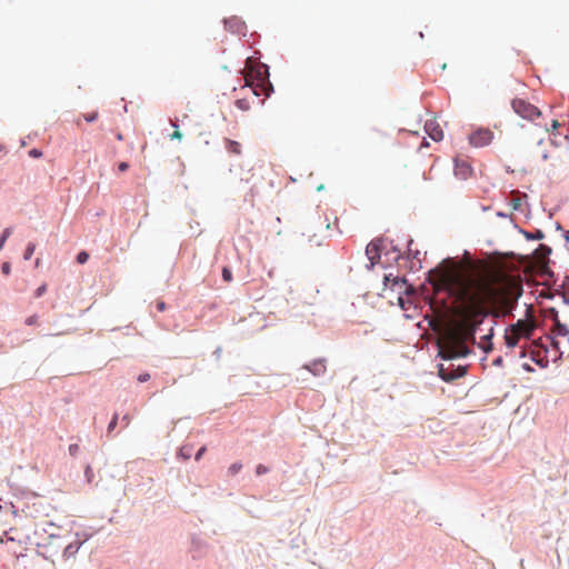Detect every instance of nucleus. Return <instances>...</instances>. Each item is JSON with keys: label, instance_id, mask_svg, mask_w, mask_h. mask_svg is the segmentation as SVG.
Returning a JSON list of instances; mask_svg holds the SVG:
<instances>
[{"label": "nucleus", "instance_id": "obj_1", "mask_svg": "<svg viewBox=\"0 0 569 569\" xmlns=\"http://www.w3.org/2000/svg\"><path fill=\"white\" fill-rule=\"evenodd\" d=\"M437 289H443L455 297L457 319L439 341V355L445 360L466 357L467 343L475 342V331L487 316V306L501 302L509 311L520 296L519 283L503 274L481 269L465 272L457 267H449L437 273Z\"/></svg>", "mask_w": 569, "mask_h": 569}, {"label": "nucleus", "instance_id": "obj_2", "mask_svg": "<svg viewBox=\"0 0 569 569\" xmlns=\"http://www.w3.org/2000/svg\"><path fill=\"white\" fill-rule=\"evenodd\" d=\"M535 330V325L528 320H518L511 325L505 332V342L508 348H515L522 339H530Z\"/></svg>", "mask_w": 569, "mask_h": 569}, {"label": "nucleus", "instance_id": "obj_3", "mask_svg": "<svg viewBox=\"0 0 569 569\" xmlns=\"http://www.w3.org/2000/svg\"><path fill=\"white\" fill-rule=\"evenodd\" d=\"M551 345L561 355L569 350V328L561 323L558 318L555 319L551 329Z\"/></svg>", "mask_w": 569, "mask_h": 569}, {"label": "nucleus", "instance_id": "obj_4", "mask_svg": "<svg viewBox=\"0 0 569 569\" xmlns=\"http://www.w3.org/2000/svg\"><path fill=\"white\" fill-rule=\"evenodd\" d=\"M493 133L489 129H477L469 134V143L472 147L481 148L491 143Z\"/></svg>", "mask_w": 569, "mask_h": 569}, {"label": "nucleus", "instance_id": "obj_5", "mask_svg": "<svg viewBox=\"0 0 569 569\" xmlns=\"http://www.w3.org/2000/svg\"><path fill=\"white\" fill-rule=\"evenodd\" d=\"M439 377L445 381H452L457 378H460L465 376L466 368L459 366L458 368H455L452 363L449 365H439L438 369Z\"/></svg>", "mask_w": 569, "mask_h": 569}, {"label": "nucleus", "instance_id": "obj_6", "mask_svg": "<svg viewBox=\"0 0 569 569\" xmlns=\"http://www.w3.org/2000/svg\"><path fill=\"white\" fill-rule=\"evenodd\" d=\"M425 131L435 141L443 139V130L436 117L429 118L425 122Z\"/></svg>", "mask_w": 569, "mask_h": 569}, {"label": "nucleus", "instance_id": "obj_7", "mask_svg": "<svg viewBox=\"0 0 569 569\" xmlns=\"http://www.w3.org/2000/svg\"><path fill=\"white\" fill-rule=\"evenodd\" d=\"M472 167L467 159H455V176L460 180H467L472 176Z\"/></svg>", "mask_w": 569, "mask_h": 569}, {"label": "nucleus", "instance_id": "obj_8", "mask_svg": "<svg viewBox=\"0 0 569 569\" xmlns=\"http://www.w3.org/2000/svg\"><path fill=\"white\" fill-rule=\"evenodd\" d=\"M381 242L380 240H372L366 247V256L370 261L369 268H372L380 260Z\"/></svg>", "mask_w": 569, "mask_h": 569}, {"label": "nucleus", "instance_id": "obj_9", "mask_svg": "<svg viewBox=\"0 0 569 569\" xmlns=\"http://www.w3.org/2000/svg\"><path fill=\"white\" fill-rule=\"evenodd\" d=\"M224 28L229 30L232 33H242L246 34V23L243 20H241L239 17H231L223 20Z\"/></svg>", "mask_w": 569, "mask_h": 569}, {"label": "nucleus", "instance_id": "obj_10", "mask_svg": "<svg viewBox=\"0 0 569 569\" xmlns=\"http://www.w3.org/2000/svg\"><path fill=\"white\" fill-rule=\"evenodd\" d=\"M303 369L311 372L315 377L323 376L327 371V360L325 358L316 359L310 363L305 365Z\"/></svg>", "mask_w": 569, "mask_h": 569}, {"label": "nucleus", "instance_id": "obj_11", "mask_svg": "<svg viewBox=\"0 0 569 569\" xmlns=\"http://www.w3.org/2000/svg\"><path fill=\"white\" fill-rule=\"evenodd\" d=\"M252 94L256 97H260L261 94H264L266 97H269L271 92H273V87L271 82L267 80H262L260 83L256 86L249 87Z\"/></svg>", "mask_w": 569, "mask_h": 569}, {"label": "nucleus", "instance_id": "obj_12", "mask_svg": "<svg viewBox=\"0 0 569 569\" xmlns=\"http://www.w3.org/2000/svg\"><path fill=\"white\" fill-rule=\"evenodd\" d=\"M386 282H391V288H399L400 290L402 287L405 288L403 292L409 293L412 289L407 284V280L405 278L399 277H391V274L386 276L385 278Z\"/></svg>", "mask_w": 569, "mask_h": 569}, {"label": "nucleus", "instance_id": "obj_13", "mask_svg": "<svg viewBox=\"0 0 569 569\" xmlns=\"http://www.w3.org/2000/svg\"><path fill=\"white\" fill-rule=\"evenodd\" d=\"M517 112L522 118H529L530 120L535 121L536 119H539L541 117V111L539 109H516Z\"/></svg>", "mask_w": 569, "mask_h": 569}, {"label": "nucleus", "instance_id": "obj_14", "mask_svg": "<svg viewBox=\"0 0 569 569\" xmlns=\"http://www.w3.org/2000/svg\"><path fill=\"white\" fill-rule=\"evenodd\" d=\"M491 338H492V328L489 330V333L483 336V338H482L483 341L479 343V347L485 352H489L492 349Z\"/></svg>", "mask_w": 569, "mask_h": 569}, {"label": "nucleus", "instance_id": "obj_15", "mask_svg": "<svg viewBox=\"0 0 569 569\" xmlns=\"http://www.w3.org/2000/svg\"><path fill=\"white\" fill-rule=\"evenodd\" d=\"M226 148L229 152L233 154H240L241 153V146L239 142L227 139L226 140Z\"/></svg>", "mask_w": 569, "mask_h": 569}, {"label": "nucleus", "instance_id": "obj_16", "mask_svg": "<svg viewBox=\"0 0 569 569\" xmlns=\"http://www.w3.org/2000/svg\"><path fill=\"white\" fill-rule=\"evenodd\" d=\"M537 124H538V126H540V127H543L547 131H550V129H549V127H548V123H547V122H545V123H542V122H538ZM559 127H561V123H560L557 119H552V120H551V131H552V133H553L555 136H557L556 130H557Z\"/></svg>", "mask_w": 569, "mask_h": 569}, {"label": "nucleus", "instance_id": "obj_17", "mask_svg": "<svg viewBox=\"0 0 569 569\" xmlns=\"http://www.w3.org/2000/svg\"><path fill=\"white\" fill-rule=\"evenodd\" d=\"M510 107H535L533 104L526 102L523 99L515 98L511 100Z\"/></svg>", "mask_w": 569, "mask_h": 569}, {"label": "nucleus", "instance_id": "obj_18", "mask_svg": "<svg viewBox=\"0 0 569 569\" xmlns=\"http://www.w3.org/2000/svg\"><path fill=\"white\" fill-rule=\"evenodd\" d=\"M34 250H36V244L33 242L28 243V246L23 252V259L24 260L31 259Z\"/></svg>", "mask_w": 569, "mask_h": 569}, {"label": "nucleus", "instance_id": "obj_19", "mask_svg": "<svg viewBox=\"0 0 569 569\" xmlns=\"http://www.w3.org/2000/svg\"><path fill=\"white\" fill-rule=\"evenodd\" d=\"M12 229L6 228L0 237V250L4 247L7 239L11 236Z\"/></svg>", "mask_w": 569, "mask_h": 569}, {"label": "nucleus", "instance_id": "obj_20", "mask_svg": "<svg viewBox=\"0 0 569 569\" xmlns=\"http://www.w3.org/2000/svg\"><path fill=\"white\" fill-rule=\"evenodd\" d=\"M241 469H242V463L234 462L229 467L228 473H229V476H236L238 472H240Z\"/></svg>", "mask_w": 569, "mask_h": 569}, {"label": "nucleus", "instance_id": "obj_21", "mask_svg": "<svg viewBox=\"0 0 569 569\" xmlns=\"http://www.w3.org/2000/svg\"><path fill=\"white\" fill-rule=\"evenodd\" d=\"M88 259H89V253L86 251H80L77 256V262L80 264L86 263L88 261Z\"/></svg>", "mask_w": 569, "mask_h": 569}, {"label": "nucleus", "instance_id": "obj_22", "mask_svg": "<svg viewBox=\"0 0 569 569\" xmlns=\"http://www.w3.org/2000/svg\"><path fill=\"white\" fill-rule=\"evenodd\" d=\"M24 322L27 326H36L39 322V317L38 315H31L26 319Z\"/></svg>", "mask_w": 569, "mask_h": 569}, {"label": "nucleus", "instance_id": "obj_23", "mask_svg": "<svg viewBox=\"0 0 569 569\" xmlns=\"http://www.w3.org/2000/svg\"><path fill=\"white\" fill-rule=\"evenodd\" d=\"M222 278L227 282H230L232 280V272L229 268L224 267L222 269Z\"/></svg>", "mask_w": 569, "mask_h": 569}, {"label": "nucleus", "instance_id": "obj_24", "mask_svg": "<svg viewBox=\"0 0 569 569\" xmlns=\"http://www.w3.org/2000/svg\"><path fill=\"white\" fill-rule=\"evenodd\" d=\"M46 291H47V284L43 283V284H41L40 287H38L36 289L34 297L36 298H40V297H42L46 293Z\"/></svg>", "mask_w": 569, "mask_h": 569}, {"label": "nucleus", "instance_id": "obj_25", "mask_svg": "<svg viewBox=\"0 0 569 569\" xmlns=\"http://www.w3.org/2000/svg\"><path fill=\"white\" fill-rule=\"evenodd\" d=\"M80 451V447L78 443H72L69 446V453L72 457H76Z\"/></svg>", "mask_w": 569, "mask_h": 569}, {"label": "nucleus", "instance_id": "obj_26", "mask_svg": "<svg viewBox=\"0 0 569 569\" xmlns=\"http://www.w3.org/2000/svg\"><path fill=\"white\" fill-rule=\"evenodd\" d=\"M117 423H118V413H114L109 426H108V432H111L112 430H114V428L117 427Z\"/></svg>", "mask_w": 569, "mask_h": 569}, {"label": "nucleus", "instance_id": "obj_27", "mask_svg": "<svg viewBox=\"0 0 569 569\" xmlns=\"http://www.w3.org/2000/svg\"><path fill=\"white\" fill-rule=\"evenodd\" d=\"M1 271L3 274L9 276L11 272V264L9 262H3L1 266Z\"/></svg>", "mask_w": 569, "mask_h": 569}, {"label": "nucleus", "instance_id": "obj_28", "mask_svg": "<svg viewBox=\"0 0 569 569\" xmlns=\"http://www.w3.org/2000/svg\"><path fill=\"white\" fill-rule=\"evenodd\" d=\"M268 471H269V469L266 466H263V465H258L257 468H256V473L258 476L264 475Z\"/></svg>", "mask_w": 569, "mask_h": 569}, {"label": "nucleus", "instance_id": "obj_29", "mask_svg": "<svg viewBox=\"0 0 569 569\" xmlns=\"http://www.w3.org/2000/svg\"><path fill=\"white\" fill-rule=\"evenodd\" d=\"M29 156L32 158H40L42 157V151H40L39 149H31L29 151Z\"/></svg>", "mask_w": 569, "mask_h": 569}, {"label": "nucleus", "instance_id": "obj_30", "mask_svg": "<svg viewBox=\"0 0 569 569\" xmlns=\"http://www.w3.org/2000/svg\"><path fill=\"white\" fill-rule=\"evenodd\" d=\"M236 107H239V108L249 107V102H247L246 99H237Z\"/></svg>", "mask_w": 569, "mask_h": 569}, {"label": "nucleus", "instance_id": "obj_31", "mask_svg": "<svg viewBox=\"0 0 569 569\" xmlns=\"http://www.w3.org/2000/svg\"><path fill=\"white\" fill-rule=\"evenodd\" d=\"M156 308L158 311L163 312L166 310V302L162 300L157 301Z\"/></svg>", "mask_w": 569, "mask_h": 569}, {"label": "nucleus", "instance_id": "obj_32", "mask_svg": "<svg viewBox=\"0 0 569 569\" xmlns=\"http://www.w3.org/2000/svg\"><path fill=\"white\" fill-rule=\"evenodd\" d=\"M206 450H207V448H206L204 446H203V447H201V448L198 450V452L196 453L194 459H196L197 461H199V460L201 459V457L203 456V453L206 452Z\"/></svg>", "mask_w": 569, "mask_h": 569}, {"label": "nucleus", "instance_id": "obj_33", "mask_svg": "<svg viewBox=\"0 0 569 569\" xmlns=\"http://www.w3.org/2000/svg\"><path fill=\"white\" fill-rule=\"evenodd\" d=\"M98 118V112H91L90 114L86 116V120L88 122H93Z\"/></svg>", "mask_w": 569, "mask_h": 569}, {"label": "nucleus", "instance_id": "obj_34", "mask_svg": "<svg viewBox=\"0 0 569 569\" xmlns=\"http://www.w3.org/2000/svg\"><path fill=\"white\" fill-rule=\"evenodd\" d=\"M150 379V375L149 373H141L139 377H138V381L139 382H146Z\"/></svg>", "mask_w": 569, "mask_h": 569}, {"label": "nucleus", "instance_id": "obj_35", "mask_svg": "<svg viewBox=\"0 0 569 569\" xmlns=\"http://www.w3.org/2000/svg\"><path fill=\"white\" fill-rule=\"evenodd\" d=\"M118 169L119 171L123 172V171H127L129 169V163L128 162H120L118 164Z\"/></svg>", "mask_w": 569, "mask_h": 569}, {"label": "nucleus", "instance_id": "obj_36", "mask_svg": "<svg viewBox=\"0 0 569 569\" xmlns=\"http://www.w3.org/2000/svg\"><path fill=\"white\" fill-rule=\"evenodd\" d=\"M182 134L179 130H174V132L171 134V139H181Z\"/></svg>", "mask_w": 569, "mask_h": 569}, {"label": "nucleus", "instance_id": "obj_37", "mask_svg": "<svg viewBox=\"0 0 569 569\" xmlns=\"http://www.w3.org/2000/svg\"><path fill=\"white\" fill-rule=\"evenodd\" d=\"M531 238H533V239H542L543 238V233H542V231L537 230L536 233L533 236H531Z\"/></svg>", "mask_w": 569, "mask_h": 569}, {"label": "nucleus", "instance_id": "obj_38", "mask_svg": "<svg viewBox=\"0 0 569 569\" xmlns=\"http://www.w3.org/2000/svg\"><path fill=\"white\" fill-rule=\"evenodd\" d=\"M122 421H124L126 427L130 425V417L128 415L123 416Z\"/></svg>", "mask_w": 569, "mask_h": 569}, {"label": "nucleus", "instance_id": "obj_39", "mask_svg": "<svg viewBox=\"0 0 569 569\" xmlns=\"http://www.w3.org/2000/svg\"><path fill=\"white\" fill-rule=\"evenodd\" d=\"M501 362H502V359H501V358H498V359H496V360H495V363H496V365H499V363H501Z\"/></svg>", "mask_w": 569, "mask_h": 569}, {"label": "nucleus", "instance_id": "obj_40", "mask_svg": "<svg viewBox=\"0 0 569 569\" xmlns=\"http://www.w3.org/2000/svg\"><path fill=\"white\" fill-rule=\"evenodd\" d=\"M88 472H91V468H90V467H87V469H86V476H88Z\"/></svg>", "mask_w": 569, "mask_h": 569}, {"label": "nucleus", "instance_id": "obj_41", "mask_svg": "<svg viewBox=\"0 0 569 569\" xmlns=\"http://www.w3.org/2000/svg\"><path fill=\"white\" fill-rule=\"evenodd\" d=\"M34 264H36V267H39L40 266V259H37Z\"/></svg>", "mask_w": 569, "mask_h": 569}, {"label": "nucleus", "instance_id": "obj_42", "mask_svg": "<svg viewBox=\"0 0 569 569\" xmlns=\"http://www.w3.org/2000/svg\"><path fill=\"white\" fill-rule=\"evenodd\" d=\"M419 37H420L421 39L425 37L422 31H420V32H419Z\"/></svg>", "mask_w": 569, "mask_h": 569}, {"label": "nucleus", "instance_id": "obj_43", "mask_svg": "<svg viewBox=\"0 0 569 569\" xmlns=\"http://www.w3.org/2000/svg\"><path fill=\"white\" fill-rule=\"evenodd\" d=\"M264 67H266V72L269 76V71H268L269 70V66H264Z\"/></svg>", "mask_w": 569, "mask_h": 569}]
</instances>
